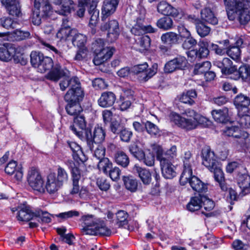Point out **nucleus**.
Wrapping results in <instances>:
<instances>
[{
  "label": "nucleus",
  "mask_w": 250,
  "mask_h": 250,
  "mask_svg": "<svg viewBox=\"0 0 250 250\" xmlns=\"http://www.w3.org/2000/svg\"><path fill=\"white\" fill-rule=\"evenodd\" d=\"M228 18L231 21L237 19L245 24L250 21V1L247 0H224Z\"/></svg>",
  "instance_id": "1"
},
{
  "label": "nucleus",
  "mask_w": 250,
  "mask_h": 250,
  "mask_svg": "<svg viewBox=\"0 0 250 250\" xmlns=\"http://www.w3.org/2000/svg\"><path fill=\"white\" fill-rule=\"evenodd\" d=\"M82 232L84 235H102L108 236L110 230L105 226L104 222L92 214H84L81 216Z\"/></svg>",
  "instance_id": "2"
},
{
  "label": "nucleus",
  "mask_w": 250,
  "mask_h": 250,
  "mask_svg": "<svg viewBox=\"0 0 250 250\" xmlns=\"http://www.w3.org/2000/svg\"><path fill=\"white\" fill-rule=\"evenodd\" d=\"M187 117H181L175 112H171L169 115L171 122L179 127L191 130L196 128L198 125L203 124L206 118L192 109H188L183 114Z\"/></svg>",
  "instance_id": "3"
},
{
  "label": "nucleus",
  "mask_w": 250,
  "mask_h": 250,
  "mask_svg": "<svg viewBox=\"0 0 250 250\" xmlns=\"http://www.w3.org/2000/svg\"><path fill=\"white\" fill-rule=\"evenodd\" d=\"M67 166L70 169L72 181L73 188L71 191L72 194L79 193L81 198H83L87 191L85 188H82L80 189L79 181L84 175L83 169L84 168V164L74 163L70 161L67 162Z\"/></svg>",
  "instance_id": "4"
},
{
  "label": "nucleus",
  "mask_w": 250,
  "mask_h": 250,
  "mask_svg": "<svg viewBox=\"0 0 250 250\" xmlns=\"http://www.w3.org/2000/svg\"><path fill=\"white\" fill-rule=\"evenodd\" d=\"M92 49L95 55L93 62L96 65H99L106 61L115 51L113 47H105L104 40L101 39L96 40L92 43Z\"/></svg>",
  "instance_id": "5"
},
{
  "label": "nucleus",
  "mask_w": 250,
  "mask_h": 250,
  "mask_svg": "<svg viewBox=\"0 0 250 250\" xmlns=\"http://www.w3.org/2000/svg\"><path fill=\"white\" fill-rule=\"evenodd\" d=\"M60 88L62 91L65 90L68 87H70L69 90L64 96L65 101L72 100V98L76 99L80 95H83V91L80 86V83L77 77L69 79L65 77L60 83Z\"/></svg>",
  "instance_id": "6"
},
{
  "label": "nucleus",
  "mask_w": 250,
  "mask_h": 250,
  "mask_svg": "<svg viewBox=\"0 0 250 250\" xmlns=\"http://www.w3.org/2000/svg\"><path fill=\"white\" fill-rule=\"evenodd\" d=\"M52 8L47 0H35L32 16V21L34 25H39L42 18L50 16Z\"/></svg>",
  "instance_id": "7"
},
{
  "label": "nucleus",
  "mask_w": 250,
  "mask_h": 250,
  "mask_svg": "<svg viewBox=\"0 0 250 250\" xmlns=\"http://www.w3.org/2000/svg\"><path fill=\"white\" fill-rule=\"evenodd\" d=\"M157 68L158 65L156 63L148 68V64L145 62L134 66L131 68V71L136 75L139 81L145 83L148 81L157 73Z\"/></svg>",
  "instance_id": "8"
},
{
  "label": "nucleus",
  "mask_w": 250,
  "mask_h": 250,
  "mask_svg": "<svg viewBox=\"0 0 250 250\" xmlns=\"http://www.w3.org/2000/svg\"><path fill=\"white\" fill-rule=\"evenodd\" d=\"M85 134L90 149H94V144H99L103 142L105 137L104 129L99 125H96L92 130H86Z\"/></svg>",
  "instance_id": "9"
},
{
  "label": "nucleus",
  "mask_w": 250,
  "mask_h": 250,
  "mask_svg": "<svg viewBox=\"0 0 250 250\" xmlns=\"http://www.w3.org/2000/svg\"><path fill=\"white\" fill-rule=\"evenodd\" d=\"M27 181L29 186L34 190L40 193L45 192L44 182L37 170L31 168L28 171Z\"/></svg>",
  "instance_id": "10"
},
{
  "label": "nucleus",
  "mask_w": 250,
  "mask_h": 250,
  "mask_svg": "<svg viewBox=\"0 0 250 250\" xmlns=\"http://www.w3.org/2000/svg\"><path fill=\"white\" fill-rule=\"evenodd\" d=\"M158 155V160L159 161L162 173L166 179H172L176 176V167L169 159L162 158L160 151Z\"/></svg>",
  "instance_id": "11"
},
{
  "label": "nucleus",
  "mask_w": 250,
  "mask_h": 250,
  "mask_svg": "<svg viewBox=\"0 0 250 250\" xmlns=\"http://www.w3.org/2000/svg\"><path fill=\"white\" fill-rule=\"evenodd\" d=\"M209 43L208 41L204 40L199 42V48L196 49H192L187 52V55L189 61L193 62L196 58L202 59L206 58L209 54V50L208 49Z\"/></svg>",
  "instance_id": "12"
},
{
  "label": "nucleus",
  "mask_w": 250,
  "mask_h": 250,
  "mask_svg": "<svg viewBox=\"0 0 250 250\" xmlns=\"http://www.w3.org/2000/svg\"><path fill=\"white\" fill-rule=\"evenodd\" d=\"M202 158L203 165L207 167L210 171H212V168L218 165L216 157L214 152L208 146H206L202 149Z\"/></svg>",
  "instance_id": "13"
},
{
  "label": "nucleus",
  "mask_w": 250,
  "mask_h": 250,
  "mask_svg": "<svg viewBox=\"0 0 250 250\" xmlns=\"http://www.w3.org/2000/svg\"><path fill=\"white\" fill-rule=\"evenodd\" d=\"M184 170L182 173V182L185 183L192 171V166L194 165V159L189 151H186L182 156Z\"/></svg>",
  "instance_id": "14"
},
{
  "label": "nucleus",
  "mask_w": 250,
  "mask_h": 250,
  "mask_svg": "<svg viewBox=\"0 0 250 250\" xmlns=\"http://www.w3.org/2000/svg\"><path fill=\"white\" fill-rule=\"evenodd\" d=\"M187 60L185 57L179 56L167 62L164 71L167 73L174 72L177 69H182L187 66Z\"/></svg>",
  "instance_id": "15"
},
{
  "label": "nucleus",
  "mask_w": 250,
  "mask_h": 250,
  "mask_svg": "<svg viewBox=\"0 0 250 250\" xmlns=\"http://www.w3.org/2000/svg\"><path fill=\"white\" fill-rule=\"evenodd\" d=\"M102 31H108L107 37L110 42L115 41L119 35V24L117 21L111 20L101 25Z\"/></svg>",
  "instance_id": "16"
},
{
  "label": "nucleus",
  "mask_w": 250,
  "mask_h": 250,
  "mask_svg": "<svg viewBox=\"0 0 250 250\" xmlns=\"http://www.w3.org/2000/svg\"><path fill=\"white\" fill-rule=\"evenodd\" d=\"M86 123L84 117L82 115H77L74 117V124L70 127L72 131L80 139L84 138L83 130L85 129Z\"/></svg>",
  "instance_id": "17"
},
{
  "label": "nucleus",
  "mask_w": 250,
  "mask_h": 250,
  "mask_svg": "<svg viewBox=\"0 0 250 250\" xmlns=\"http://www.w3.org/2000/svg\"><path fill=\"white\" fill-rule=\"evenodd\" d=\"M62 188L61 185L56 178V174L50 173L48 174L45 180V190L49 194H54Z\"/></svg>",
  "instance_id": "18"
},
{
  "label": "nucleus",
  "mask_w": 250,
  "mask_h": 250,
  "mask_svg": "<svg viewBox=\"0 0 250 250\" xmlns=\"http://www.w3.org/2000/svg\"><path fill=\"white\" fill-rule=\"evenodd\" d=\"M182 175L180 178V183L181 185L184 186L189 184L192 189L195 191L200 192L205 190L206 187L204 183L197 177L192 175V171L190 175L188 178L187 181L185 183L182 182Z\"/></svg>",
  "instance_id": "19"
},
{
  "label": "nucleus",
  "mask_w": 250,
  "mask_h": 250,
  "mask_svg": "<svg viewBox=\"0 0 250 250\" xmlns=\"http://www.w3.org/2000/svg\"><path fill=\"white\" fill-rule=\"evenodd\" d=\"M83 97V95H80L76 99L72 98V100L66 101L68 103L65 106V109L68 114L74 117L80 114L82 111V108L79 102L82 99Z\"/></svg>",
  "instance_id": "20"
},
{
  "label": "nucleus",
  "mask_w": 250,
  "mask_h": 250,
  "mask_svg": "<svg viewBox=\"0 0 250 250\" xmlns=\"http://www.w3.org/2000/svg\"><path fill=\"white\" fill-rule=\"evenodd\" d=\"M134 98L131 90H125L122 93L119 101V105L122 111L126 110L128 109L132 102Z\"/></svg>",
  "instance_id": "21"
},
{
  "label": "nucleus",
  "mask_w": 250,
  "mask_h": 250,
  "mask_svg": "<svg viewBox=\"0 0 250 250\" xmlns=\"http://www.w3.org/2000/svg\"><path fill=\"white\" fill-rule=\"evenodd\" d=\"M152 150L156 153L157 159H158V155L159 151L161 154V157L162 158H165L166 159H169L170 161H172V159L176 156L177 155V148L176 146H172L169 149L167 150V151L164 153L163 150L161 146L159 145L154 144L152 146Z\"/></svg>",
  "instance_id": "22"
},
{
  "label": "nucleus",
  "mask_w": 250,
  "mask_h": 250,
  "mask_svg": "<svg viewBox=\"0 0 250 250\" xmlns=\"http://www.w3.org/2000/svg\"><path fill=\"white\" fill-rule=\"evenodd\" d=\"M155 31V29L151 25H144L142 19H138L136 24L131 29V33L135 36H140L146 33H154Z\"/></svg>",
  "instance_id": "23"
},
{
  "label": "nucleus",
  "mask_w": 250,
  "mask_h": 250,
  "mask_svg": "<svg viewBox=\"0 0 250 250\" xmlns=\"http://www.w3.org/2000/svg\"><path fill=\"white\" fill-rule=\"evenodd\" d=\"M119 0H104L103 3L102 13V20L112 14L116 10Z\"/></svg>",
  "instance_id": "24"
},
{
  "label": "nucleus",
  "mask_w": 250,
  "mask_h": 250,
  "mask_svg": "<svg viewBox=\"0 0 250 250\" xmlns=\"http://www.w3.org/2000/svg\"><path fill=\"white\" fill-rule=\"evenodd\" d=\"M5 171L9 175L15 174L14 178L17 181H21L22 178L23 173L21 169L18 166L15 161H11L7 164L5 168Z\"/></svg>",
  "instance_id": "25"
},
{
  "label": "nucleus",
  "mask_w": 250,
  "mask_h": 250,
  "mask_svg": "<svg viewBox=\"0 0 250 250\" xmlns=\"http://www.w3.org/2000/svg\"><path fill=\"white\" fill-rule=\"evenodd\" d=\"M116 99V96L113 92H104L101 94L98 102L100 106L108 107L111 106L114 104Z\"/></svg>",
  "instance_id": "26"
},
{
  "label": "nucleus",
  "mask_w": 250,
  "mask_h": 250,
  "mask_svg": "<svg viewBox=\"0 0 250 250\" xmlns=\"http://www.w3.org/2000/svg\"><path fill=\"white\" fill-rule=\"evenodd\" d=\"M16 51L15 46L9 45L0 46V60L3 62H8L14 58Z\"/></svg>",
  "instance_id": "27"
},
{
  "label": "nucleus",
  "mask_w": 250,
  "mask_h": 250,
  "mask_svg": "<svg viewBox=\"0 0 250 250\" xmlns=\"http://www.w3.org/2000/svg\"><path fill=\"white\" fill-rule=\"evenodd\" d=\"M234 104L238 110V112L240 110L248 112L250 99L247 96L241 94L236 96L234 100Z\"/></svg>",
  "instance_id": "28"
},
{
  "label": "nucleus",
  "mask_w": 250,
  "mask_h": 250,
  "mask_svg": "<svg viewBox=\"0 0 250 250\" xmlns=\"http://www.w3.org/2000/svg\"><path fill=\"white\" fill-rule=\"evenodd\" d=\"M158 12L164 15H170L176 17L178 14V11L165 1H161L157 6Z\"/></svg>",
  "instance_id": "29"
},
{
  "label": "nucleus",
  "mask_w": 250,
  "mask_h": 250,
  "mask_svg": "<svg viewBox=\"0 0 250 250\" xmlns=\"http://www.w3.org/2000/svg\"><path fill=\"white\" fill-rule=\"evenodd\" d=\"M211 115L215 121L218 123H225L229 120V110L227 108L213 110L211 111Z\"/></svg>",
  "instance_id": "30"
},
{
  "label": "nucleus",
  "mask_w": 250,
  "mask_h": 250,
  "mask_svg": "<svg viewBox=\"0 0 250 250\" xmlns=\"http://www.w3.org/2000/svg\"><path fill=\"white\" fill-rule=\"evenodd\" d=\"M133 170L138 173L144 184H149L151 180V176L150 172L148 169L142 168L136 165L134 167Z\"/></svg>",
  "instance_id": "31"
},
{
  "label": "nucleus",
  "mask_w": 250,
  "mask_h": 250,
  "mask_svg": "<svg viewBox=\"0 0 250 250\" xmlns=\"http://www.w3.org/2000/svg\"><path fill=\"white\" fill-rule=\"evenodd\" d=\"M202 203L203 208L202 213L208 217L212 216L213 213L211 211L215 207L214 202L206 196H203L202 197Z\"/></svg>",
  "instance_id": "32"
},
{
  "label": "nucleus",
  "mask_w": 250,
  "mask_h": 250,
  "mask_svg": "<svg viewBox=\"0 0 250 250\" xmlns=\"http://www.w3.org/2000/svg\"><path fill=\"white\" fill-rule=\"evenodd\" d=\"M161 39L167 47L169 48L178 42L179 37L178 34L174 32H168L162 34Z\"/></svg>",
  "instance_id": "33"
},
{
  "label": "nucleus",
  "mask_w": 250,
  "mask_h": 250,
  "mask_svg": "<svg viewBox=\"0 0 250 250\" xmlns=\"http://www.w3.org/2000/svg\"><path fill=\"white\" fill-rule=\"evenodd\" d=\"M72 37L70 41L74 46L78 47H83L87 41V38L84 34L80 33L74 29L72 33Z\"/></svg>",
  "instance_id": "34"
},
{
  "label": "nucleus",
  "mask_w": 250,
  "mask_h": 250,
  "mask_svg": "<svg viewBox=\"0 0 250 250\" xmlns=\"http://www.w3.org/2000/svg\"><path fill=\"white\" fill-rule=\"evenodd\" d=\"M237 122L243 128H250V111L248 112L240 110L238 112Z\"/></svg>",
  "instance_id": "35"
},
{
  "label": "nucleus",
  "mask_w": 250,
  "mask_h": 250,
  "mask_svg": "<svg viewBox=\"0 0 250 250\" xmlns=\"http://www.w3.org/2000/svg\"><path fill=\"white\" fill-rule=\"evenodd\" d=\"M68 71L63 70L61 68L60 65H57L48 74L49 78L54 81H58L61 77L66 76Z\"/></svg>",
  "instance_id": "36"
},
{
  "label": "nucleus",
  "mask_w": 250,
  "mask_h": 250,
  "mask_svg": "<svg viewBox=\"0 0 250 250\" xmlns=\"http://www.w3.org/2000/svg\"><path fill=\"white\" fill-rule=\"evenodd\" d=\"M74 29H71L70 26L62 27L56 34L57 38L62 41H70L72 33Z\"/></svg>",
  "instance_id": "37"
},
{
  "label": "nucleus",
  "mask_w": 250,
  "mask_h": 250,
  "mask_svg": "<svg viewBox=\"0 0 250 250\" xmlns=\"http://www.w3.org/2000/svg\"><path fill=\"white\" fill-rule=\"evenodd\" d=\"M196 96V91L194 90H190L181 94L179 97V100L183 103L192 105L194 103V99Z\"/></svg>",
  "instance_id": "38"
},
{
  "label": "nucleus",
  "mask_w": 250,
  "mask_h": 250,
  "mask_svg": "<svg viewBox=\"0 0 250 250\" xmlns=\"http://www.w3.org/2000/svg\"><path fill=\"white\" fill-rule=\"evenodd\" d=\"M201 16L203 20L210 24L215 25L218 23L217 19L209 8H205L203 9L201 12Z\"/></svg>",
  "instance_id": "39"
},
{
  "label": "nucleus",
  "mask_w": 250,
  "mask_h": 250,
  "mask_svg": "<svg viewBox=\"0 0 250 250\" xmlns=\"http://www.w3.org/2000/svg\"><path fill=\"white\" fill-rule=\"evenodd\" d=\"M3 5L9 15L16 17L21 16V6L19 2L4 4Z\"/></svg>",
  "instance_id": "40"
},
{
  "label": "nucleus",
  "mask_w": 250,
  "mask_h": 250,
  "mask_svg": "<svg viewBox=\"0 0 250 250\" xmlns=\"http://www.w3.org/2000/svg\"><path fill=\"white\" fill-rule=\"evenodd\" d=\"M211 63L208 61L196 63L194 67L193 73L195 75L205 74L211 68Z\"/></svg>",
  "instance_id": "41"
},
{
  "label": "nucleus",
  "mask_w": 250,
  "mask_h": 250,
  "mask_svg": "<svg viewBox=\"0 0 250 250\" xmlns=\"http://www.w3.org/2000/svg\"><path fill=\"white\" fill-rule=\"evenodd\" d=\"M114 159L116 163L123 167H126L129 163L128 156L126 154L122 151L116 152L114 156Z\"/></svg>",
  "instance_id": "42"
},
{
  "label": "nucleus",
  "mask_w": 250,
  "mask_h": 250,
  "mask_svg": "<svg viewBox=\"0 0 250 250\" xmlns=\"http://www.w3.org/2000/svg\"><path fill=\"white\" fill-rule=\"evenodd\" d=\"M74 2L72 0H65L57 12L60 15L67 16L74 8Z\"/></svg>",
  "instance_id": "43"
},
{
  "label": "nucleus",
  "mask_w": 250,
  "mask_h": 250,
  "mask_svg": "<svg viewBox=\"0 0 250 250\" xmlns=\"http://www.w3.org/2000/svg\"><path fill=\"white\" fill-rule=\"evenodd\" d=\"M97 4L90 5L88 13L90 15L89 24L94 26L96 25L99 20V11L96 9Z\"/></svg>",
  "instance_id": "44"
},
{
  "label": "nucleus",
  "mask_w": 250,
  "mask_h": 250,
  "mask_svg": "<svg viewBox=\"0 0 250 250\" xmlns=\"http://www.w3.org/2000/svg\"><path fill=\"white\" fill-rule=\"evenodd\" d=\"M201 202L202 197H194L191 198L187 206V209L191 212L199 210L202 207Z\"/></svg>",
  "instance_id": "45"
},
{
  "label": "nucleus",
  "mask_w": 250,
  "mask_h": 250,
  "mask_svg": "<svg viewBox=\"0 0 250 250\" xmlns=\"http://www.w3.org/2000/svg\"><path fill=\"white\" fill-rule=\"evenodd\" d=\"M123 181L125 188L131 192L136 191L138 187L137 181L132 177H123Z\"/></svg>",
  "instance_id": "46"
},
{
  "label": "nucleus",
  "mask_w": 250,
  "mask_h": 250,
  "mask_svg": "<svg viewBox=\"0 0 250 250\" xmlns=\"http://www.w3.org/2000/svg\"><path fill=\"white\" fill-rule=\"evenodd\" d=\"M67 143L73 152L74 157H77V158L82 161V156H83V153L82 150L81 146L78 144L74 142L68 141Z\"/></svg>",
  "instance_id": "47"
},
{
  "label": "nucleus",
  "mask_w": 250,
  "mask_h": 250,
  "mask_svg": "<svg viewBox=\"0 0 250 250\" xmlns=\"http://www.w3.org/2000/svg\"><path fill=\"white\" fill-rule=\"evenodd\" d=\"M151 40L147 35H144L140 37L136 43L139 45L138 50L140 51H143L147 50L150 46Z\"/></svg>",
  "instance_id": "48"
},
{
  "label": "nucleus",
  "mask_w": 250,
  "mask_h": 250,
  "mask_svg": "<svg viewBox=\"0 0 250 250\" xmlns=\"http://www.w3.org/2000/svg\"><path fill=\"white\" fill-rule=\"evenodd\" d=\"M143 158L140 161L142 162L147 167H152L155 164V156L150 150H146L144 153Z\"/></svg>",
  "instance_id": "49"
},
{
  "label": "nucleus",
  "mask_w": 250,
  "mask_h": 250,
  "mask_svg": "<svg viewBox=\"0 0 250 250\" xmlns=\"http://www.w3.org/2000/svg\"><path fill=\"white\" fill-rule=\"evenodd\" d=\"M53 61L51 58L43 56V59L38 66V69L41 73H44L46 70L52 68Z\"/></svg>",
  "instance_id": "50"
},
{
  "label": "nucleus",
  "mask_w": 250,
  "mask_h": 250,
  "mask_svg": "<svg viewBox=\"0 0 250 250\" xmlns=\"http://www.w3.org/2000/svg\"><path fill=\"white\" fill-rule=\"evenodd\" d=\"M56 178L62 187L63 184L68 180V175L66 171L62 167H58L57 170Z\"/></svg>",
  "instance_id": "51"
},
{
  "label": "nucleus",
  "mask_w": 250,
  "mask_h": 250,
  "mask_svg": "<svg viewBox=\"0 0 250 250\" xmlns=\"http://www.w3.org/2000/svg\"><path fill=\"white\" fill-rule=\"evenodd\" d=\"M250 176L247 174L239 175L237 178V183L242 191L245 193L250 185Z\"/></svg>",
  "instance_id": "52"
},
{
  "label": "nucleus",
  "mask_w": 250,
  "mask_h": 250,
  "mask_svg": "<svg viewBox=\"0 0 250 250\" xmlns=\"http://www.w3.org/2000/svg\"><path fill=\"white\" fill-rule=\"evenodd\" d=\"M173 21L171 18L165 17L160 19L157 22V26L162 29L167 30L172 28Z\"/></svg>",
  "instance_id": "53"
},
{
  "label": "nucleus",
  "mask_w": 250,
  "mask_h": 250,
  "mask_svg": "<svg viewBox=\"0 0 250 250\" xmlns=\"http://www.w3.org/2000/svg\"><path fill=\"white\" fill-rule=\"evenodd\" d=\"M112 167V164L107 158L102 159L99 161L98 164L99 169L105 174H107L108 172L111 169Z\"/></svg>",
  "instance_id": "54"
},
{
  "label": "nucleus",
  "mask_w": 250,
  "mask_h": 250,
  "mask_svg": "<svg viewBox=\"0 0 250 250\" xmlns=\"http://www.w3.org/2000/svg\"><path fill=\"white\" fill-rule=\"evenodd\" d=\"M147 132L151 136H156L160 134V130L158 127L150 121H147L144 123Z\"/></svg>",
  "instance_id": "55"
},
{
  "label": "nucleus",
  "mask_w": 250,
  "mask_h": 250,
  "mask_svg": "<svg viewBox=\"0 0 250 250\" xmlns=\"http://www.w3.org/2000/svg\"><path fill=\"white\" fill-rule=\"evenodd\" d=\"M43 55L42 53L37 51H32L30 54V62L34 67H38L41 63Z\"/></svg>",
  "instance_id": "56"
},
{
  "label": "nucleus",
  "mask_w": 250,
  "mask_h": 250,
  "mask_svg": "<svg viewBox=\"0 0 250 250\" xmlns=\"http://www.w3.org/2000/svg\"><path fill=\"white\" fill-rule=\"evenodd\" d=\"M196 28L198 34L201 37L207 36L210 32V28L203 22L197 23Z\"/></svg>",
  "instance_id": "57"
},
{
  "label": "nucleus",
  "mask_w": 250,
  "mask_h": 250,
  "mask_svg": "<svg viewBox=\"0 0 250 250\" xmlns=\"http://www.w3.org/2000/svg\"><path fill=\"white\" fill-rule=\"evenodd\" d=\"M94 148L91 150L94 151V156L98 160H101L104 159L105 155V148L101 145L94 144Z\"/></svg>",
  "instance_id": "58"
},
{
  "label": "nucleus",
  "mask_w": 250,
  "mask_h": 250,
  "mask_svg": "<svg viewBox=\"0 0 250 250\" xmlns=\"http://www.w3.org/2000/svg\"><path fill=\"white\" fill-rule=\"evenodd\" d=\"M128 214L124 210H120L116 213L117 223L119 226H123L127 223Z\"/></svg>",
  "instance_id": "59"
},
{
  "label": "nucleus",
  "mask_w": 250,
  "mask_h": 250,
  "mask_svg": "<svg viewBox=\"0 0 250 250\" xmlns=\"http://www.w3.org/2000/svg\"><path fill=\"white\" fill-rule=\"evenodd\" d=\"M227 54L232 59L238 60L240 58L241 50L238 47L231 46L227 51Z\"/></svg>",
  "instance_id": "60"
},
{
  "label": "nucleus",
  "mask_w": 250,
  "mask_h": 250,
  "mask_svg": "<svg viewBox=\"0 0 250 250\" xmlns=\"http://www.w3.org/2000/svg\"><path fill=\"white\" fill-rule=\"evenodd\" d=\"M0 24L6 29L14 28L16 22L11 18L4 17L0 19Z\"/></svg>",
  "instance_id": "61"
},
{
  "label": "nucleus",
  "mask_w": 250,
  "mask_h": 250,
  "mask_svg": "<svg viewBox=\"0 0 250 250\" xmlns=\"http://www.w3.org/2000/svg\"><path fill=\"white\" fill-rule=\"evenodd\" d=\"M223 133L226 136L237 138L239 136V134H241V130L237 127L231 126L230 127H227L223 131Z\"/></svg>",
  "instance_id": "62"
},
{
  "label": "nucleus",
  "mask_w": 250,
  "mask_h": 250,
  "mask_svg": "<svg viewBox=\"0 0 250 250\" xmlns=\"http://www.w3.org/2000/svg\"><path fill=\"white\" fill-rule=\"evenodd\" d=\"M197 43V41L191 36L184 40L182 47L184 49L189 50L195 46Z\"/></svg>",
  "instance_id": "63"
},
{
  "label": "nucleus",
  "mask_w": 250,
  "mask_h": 250,
  "mask_svg": "<svg viewBox=\"0 0 250 250\" xmlns=\"http://www.w3.org/2000/svg\"><path fill=\"white\" fill-rule=\"evenodd\" d=\"M239 77L243 80L250 78V65H243L239 67L238 71Z\"/></svg>",
  "instance_id": "64"
}]
</instances>
